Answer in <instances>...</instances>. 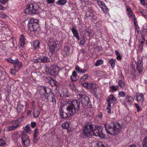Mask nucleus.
<instances>
[{"mask_svg": "<svg viewBox=\"0 0 147 147\" xmlns=\"http://www.w3.org/2000/svg\"><path fill=\"white\" fill-rule=\"evenodd\" d=\"M66 108V112H64L62 109L60 110V115L61 118L66 119L68 116L72 115L77 112L80 107V102L76 100L69 101Z\"/></svg>", "mask_w": 147, "mask_h": 147, "instance_id": "nucleus-1", "label": "nucleus"}, {"mask_svg": "<svg viewBox=\"0 0 147 147\" xmlns=\"http://www.w3.org/2000/svg\"><path fill=\"white\" fill-rule=\"evenodd\" d=\"M104 126L107 133L112 135L118 134L120 132L121 128V125L117 122L114 123L113 127L108 123L105 124Z\"/></svg>", "mask_w": 147, "mask_h": 147, "instance_id": "nucleus-2", "label": "nucleus"}, {"mask_svg": "<svg viewBox=\"0 0 147 147\" xmlns=\"http://www.w3.org/2000/svg\"><path fill=\"white\" fill-rule=\"evenodd\" d=\"M96 129L95 125L89 124L84 126L83 129V134L86 137L94 136V131Z\"/></svg>", "mask_w": 147, "mask_h": 147, "instance_id": "nucleus-3", "label": "nucleus"}, {"mask_svg": "<svg viewBox=\"0 0 147 147\" xmlns=\"http://www.w3.org/2000/svg\"><path fill=\"white\" fill-rule=\"evenodd\" d=\"M43 89L44 91V96L45 98L49 102L53 103L55 102L56 100L55 99V96L53 92L51 90V89L45 86L43 87Z\"/></svg>", "mask_w": 147, "mask_h": 147, "instance_id": "nucleus-4", "label": "nucleus"}, {"mask_svg": "<svg viewBox=\"0 0 147 147\" xmlns=\"http://www.w3.org/2000/svg\"><path fill=\"white\" fill-rule=\"evenodd\" d=\"M39 8V5L37 3L30 4L26 7L25 11L30 15L37 13L39 12L38 10Z\"/></svg>", "mask_w": 147, "mask_h": 147, "instance_id": "nucleus-5", "label": "nucleus"}, {"mask_svg": "<svg viewBox=\"0 0 147 147\" xmlns=\"http://www.w3.org/2000/svg\"><path fill=\"white\" fill-rule=\"evenodd\" d=\"M13 68L11 69L10 73L11 74L15 75L17 72L19 70L22 66L21 62L19 61H17L13 63Z\"/></svg>", "mask_w": 147, "mask_h": 147, "instance_id": "nucleus-6", "label": "nucleus"}, {"mask_svg": "<svg viewBox=\"0 0 147 147\" xmlns=\"http://www.w3.org/2000/svg\"><path fill=\"white\" fill-rule=\"evenodd\" d=\"M96 129L94 131V136H99L101 138H104L105 137V135L102 133V127L101 126H97L95 125Z\"/></svg>", "mask_w": 147, "mask_h": 147, "instance_id": "nucleus-7", "label": "nucleus"}, {"mask_svg": "<svg viewBox=\"0 0 147 147\" xmlns=\"http://www.w3.org/2000/svg\"><path fill=\"white\" fill-rule=\"evenodd\" d=\"M77 97L82 104L85 105H88L90 103L89 98L87 96L82 94H78L77 95Z\"/></svg>", "mask_w": 147, "mask_h": 147, "instance_id": "nucleus-8", "label": "nucleus"}, {"mask_svg": "<svg viewBox=\"0 0 147 147\" xmlns=\"http://www.w3.org/2000/svg\"><path fill=\"white\" fill-rule=\"evenodd\" d=\"M12 123L13 124V125L7 127L5 128L7 131H11L16 129L19 125L18 120L12 121Z\"/></svg>", "mask_w": 147, "mask_h": 147, "instance_id": "nucleus-9", "label": "nucleus"}, {"mask_svg": "<svg viewBox=\"0 0 147 147\" xmlns=\"http://www.w3.org/2000/svg\"><path fill=\"white\" fill-rule=\"evenodd\" d=\"M22 139L24 147H27L29 146L30 141L28 136L24 134L22 135Z\"/></svg>", "mask_w": 147, "mask_h": 147, "instance_id": "nucleus-10", "label": "nucleus"}, {"mask_svg": "<svg viewBox=\"0 0 147 147\" xmlns=\"http://www.w3.org/2000/svg\"><path fill=\"white\" fill-rule=\"evenodd\" d=\"M56 93L58 94L59 96L62 97H67L70 96L66 88H63L62 89L58 91Z\"/></svg>", "mask_w": 147, "mask_h": 147, "instance_id": "nucleus-11", "label": "nucleus"}, {"mask_svg": "<svg viewBox=\"0 0 147 147\" xmlns=\"http://www.w3.org/2000/svg\"><path fill=\"white\" fill-rule=\"evenodd\" d=\"M134 99L139 103L142 104L144 101V95L142 93L137 94L134 96Z\"/></svg>", "mask_w": 147, "mask_h": 147, "instance_id": "nucleus-12", "label": "nucleus"}, {"mask_svg": "<svg viewBox=\"0 0 147 147\" xmlns=\"http://www.w3.org/2000/svg\"><path fill=\"white\" fill-rule=\"evenodd\" d=\"M59 42L56 41L54 42H51L49 43V50L52 53H53L55 52V49L56 47L57 44H58Z\"/></svg>", "mask_w": 147, "mask_h": 147, "instance_id": "nucleus-13", "label": "nucleus"}, {"mask_svg": "<svg viewBox=\"0 0 147 147\" xmlns=\"http://www.w3.org/2000/svg\"><path fill=\"white\" fill-rule=\"evenodd\" d=\"M96 2L100 8L104 12L107 13L108 12L109 10L108 8L103 1L100 0H98L96 1Z\"/></svg>", "mask_w": 147, "mask_h": 147, "instance_id": "nucleus-14", "label": "nucleus"}, {"mask_svg": "<svg viewBox=\"0 0 147 147\" xmlns=\"http://www.w3.org/2000/svg\"><path fill=\"white\" fill-rule=\"evenodd\" d=\"M28 26L30 30L32 32L34 31L36 32L37 31H39L40 29L38 23H34Z\"/></svg>", "mask_w": 147, "mask_h": 147, "instance_id": "nucleus-15", "label": "nucleus"}, {"mask_svg": "<svg viewBox=\"0 0 147 147\" xmlns=\"http://www.w3.org/2000/svg\"><path fill=\"white\" fill-rule=\"evenodd\" d=\"M110 101H111L114 104L116 103L117 102V98L113 94H112L109 95L107 100L108 104L110 103L111 105Z\"/></svg>", "mask_w": 147, "mask_h": 147, "instance_id": "nucleus-16", "label": "nucleus"}, {"mask_svg": "<svg viewBox=\"0 0 147 147\" xmlns=\"http://www.w3.org/2000/svg\"><path fill=\"white\" fill-rule=\"evenodd\" d=\"M143 63L142 61L140 60L138 61L137 69L139 73L141 72L143 70Z\"/></svg>", "mask_w": 147, "mask_h": 147, "instance_id": "nucleus-17", "label": "nucleus"}, {"mask_svg": "<svg viewBox=\"0 0 147 147\" xmlns=\"http://www.w3.org/2000/svg\"><path fill=\"white\" fill-rule=\"evenodd\" d=\"M26 39L24 35L22 34L20 35V39L19 45L20 47L23 48L25 45V40Z\"/></svg>", "mask_w": 147, "mask_h": 147, "instance_id": "nucleus-18", "label": "nucleus"}, {"mask_svg": "<svg viewBox=\"0 0 147 147\" xmlns=\"http://www.w3.org/2000/svg\"><path fill=\"white\" fill-rule=\"evenodd\" d=\"M50 59L47 57L44 56L40 57L39 58L38 62L46 63L49 62Z\"/></svg>", "mask_w": 147, "mask_h": 147, "instance_id": "nucleus-19", "label": "nucleus"}, {"mask_svg": "<svg viewBox=\"0 0 147 147\" xmlns=\"http://www.w3.org/2000/svg\"><path fill=\"white\" fill-rule=\"evenodd\" d=\"M125 100L126 101L127 103L130 105H131L134 101V99L133 98L130 96H127L125 98Z\"/></svg>", "mask_w": 147, "mask_h": 147, "instance_id": "nucleus-20", "label": "nucleus"}, {"mask_svg": "<svg viewBox=\"0 0 147 147\" xmlns=\"http://www.w3.org/2000/svg\"><path fill=\"white\" fill-rule=\"evenodd\" d=\"M71 31L73 33V34L78 40H80L78 32L77 30L74 28H73L71 29Z\"/></svg>", "mask_w": 147, "mask_h": 147, "instance_id": "nucleus-21", "label": "nucleus"}, {"mask_svg": "<svg viewBox=\"0 0 147 147\" xmlns=\"http://www.w3.org/2000/svg\"><path fill=\"white\" fill-rule=\"evenodd\" d=\"M40 109L38 107H36L34 110V116L35 118H37L40 113Z\"/></svg>", "mask_w": 147, "mask_h": 147, "instance_id": "nucleus-22", "label": "nucleus"}, {"mask_svg": "<svg viewBox=\"0 0 147 147\" xmlns=\"http://www.w3.org/2000/svg\"><path fill=\"white\" fill-rule=\"evenodd\" d=\"M1 27H2L1 30L2 31L4 32V33L9 30L7 25L5 24L3 22H1Z\"/></svg>", "mask_w": 147, "mask_h": 147, "instance_id": "nucleus-23", "label": "nucleus"}, {"mask_svg": "<svg viewBox=\"0 0 147 147\" xmlns=\"http://www.w3.org/2000/svg\"><path fill=\"white\" fill-rule=\"evenodd\" d=\"M88 87L87 89H92L94 90L96 89V85L93 83L91 82H87Z\"/></svg>", "mask_w": 147, "mask_h": 147, "instance_id": "nucleus-24", "label": "nucleus"}, {"mask_svg": "<svg viewBox=\"0 0 147 147\" xmlns=\"http://www.w3.org/2000/svg\"><path fill=\"white\" fill-rule=\"evenodd\" d=\"M51 80L49 81L50 83L52 86H55L56 87V90H58V87L59 86L58 83L55 80L51 78Z\"/></svg>", "mask_w": 147, "mask_h": 147, "instance_id": "nucleus-25", "label": "nucleus"}, {"mask_svg": "<svg viewBox=\"0 0 147 147\" xmlns=\"http://www.w3.org/2000/svg\"><path fill=\"white\" fill-rule=\"evenodd\" d=\"M75 69L78 74H84V71L83 69L80 67L78 65H76V66Z\"/></svg>", "mask_w": 147, "mask_h": 147, "instance_id": "nucleus-26", "label": "nucleus"}, {"mask_svg": "<svg viewBox=\"0 0 147 147\" xmlns=\"http://www.w3.org/2000/svg\"><path fill=\"white\" fill-rule=\"evenodd\" d=\"M86 16L88 18H89L90 19L92 18L94 16L93 13H92V10L87 11L86 13Z\"/></svg>", "mask_w": 147, "mask_h": 147, "instance_id": "nucleus-27", "label": "nucleus"}, {"mask_svg": "<svg viewBox=\"0 0 147 147\" xmlns=\"http://www.w3.org/2000/svg\"><path fill=\"white\" fill-rule=\"evenodd\" d=\"M40 43L38 40H36L33 41V46L34 49H38L39 48Z\"/></svg>", "mask_w": 147, "mask_h": 147, "instance_id": "nucleus-28", "label": "nucleus"}, {"mask_svg": "<svg viewBox=\"0 0 147 147\" xmlns=\"http://www.w3.org/2000/svg\"><path fill=\"white\" fill-rule=\"evenodd\" d=\"M88 74H85L82 76L79 80V81L80 82H83L87 80L88 78Z\"/></svg>", "mask_w": 147, "mask_h": 147, "instance_id": "nucleus-29", "label": "nucleus"}, {"mask_svg": "<svg viewBox=\"0 0 147 147\" xmlns=\"http://www.w3.org/2000/svg\"><path fill=\"white\" fill-rule=\"evenodd\" d=\"M77 76V73L74 71L72 72V75L71 76L70 79L72 81H75L77 80L76 77Z\"/></svg>", "mask_w": 147, "mask_h": 147, "instance_id": "nucleus-30", "label": "nucleus"}, {"mask_svg": "<svg viewBox=\"0 0 147 147\" xmlns=\"http://www.w3.org/2000/svg\"><path fill=\"white\" fill-rule=\"evenodd\" d=\"M67 2L66 0H59L56 2L57 5H63Z\"/></svg>", "mask_w": 147, "mask_h": 147, "instance_id": "nucleus-31", "label": "nucleus"}, {"mask_svg": "<svg viewBox=\"0 0 147 147\" xmlns=\"http://www.w3.org/2000/svg\"><path fill=\"white\" fill-rule=\"evenodd\" d=\"M104 61L102 59H99L97 60L96 63H94V65L96 67H97L103 64Z\"/></svg>", "mask_w": 147, "mask_h": 147, "instance_id": "nucleus-32", "label": "nucleus"}, {"mask_svg": "<svg viewBox=\"0 0 147 147\" xmlns=\"http://www.w3.org/2000/svg\"><path fill=\"white\" fill-rule=\"evenodd\" d=\"M140 12L143 16L145 18L147 19V11L146 9H140L139 10Z\"/></svg>", "mask_w": 147, "mask_h": 147, "instance_id": "nucleus-33", "label": "nucleus"}, {"mask_svg": "<svg viewBox=\"0 0 147 147\" xmlns=\"http://www.w3.org/2000/svg\"><path fill=\"white\" fill-rule=\"evenodd\" d=\"M38 20L34 18H32L30 21L29 23L28 24V26L31 25L32 24H34V23H38Z\"/></svg>", "mask_w": 147, "mask_h": 147, "instance_id": "nucleus-34", "label": "nucleus"}, {"mask_svg": "<svg viewBox=\"0 0 147 147\" xmlns=\"http://www.w3.org/2000/svg\"><path fill=\"white\" fill-rule=\"evenodd\" d=\"M110 88L114 92H116L118 90H119V86L117 85H112L110 86Z\"/></svg>", "mask_w": 147, "mask_h": 147, "instance_id": "nucleus-35", "label": "nucleus"}, {"mask_svg": "<svg viewBox=\"0 0 147 147\" xmlns=\"http://www.w3.org/2000/svg\"><path fill=\"white\" fill-rule=\"evenodd\" d=\"M116 60L114 59H112L109 60V62L112 67H114L115 65V62Z\"/></svg>", "mask_w": 147, "mask_h": 147, "instance_id": "nucleus-36", "label": "nucleus"}, {"mask_svg": "<svg viewBox=\"0 0 147 147\" xmlns=\"http://www.w3.org/2000/svg\"><path fill=\"white\" fill-rule=\"evenodd\" d=\"M69 125L70 123L69 122H65L63 123L61 126L63 129H67L69 127Z\"/></svg>", "mask_w": 147, "mask_h": 147, "instance_id": "nucleus-37", "label": "nucleus"}, {"mask_svg": "<svg viewBox=\"0 0 147 147\" xmlns=\"http://www.w3.org/2000/svg\"><path fill=\"white\" fill-rule=\"evenodd\" d=\"M69 48L68 47H65L64 48L63 53L66 55H68L69 53Z\"/></svg>", "mask_w": 147, "mask_h": 147, "instance_id": "nucleus-38", "label": "nucleus"}, {"mask_svg": "<svg viewBox=\"0 0 147 147\" xmlns=\"http://www.w3.org/2000/svg\"><path fill=\"white\" fill-rule=\"evenodd\" d=\"M115 53L117 56V59L118 60H120L122 59V57L121 56L120 53L117 50L115 51Z\"/></svg>", "mask_w": 147, "mask_h": 147, "instance_id": "nucleus-39", "label": "nucleus"}, {"mask_svg": "<svg viewBox=\"0 0 147 147\" xmlns=\"http://www.w3.org/2000/svg\"><path fill=\"white\" fill-rule=\"evenodd\" d=\"M12 137L14 139H17L20 137V135L18 134V132H15L13 133L12 135Z\"/></svg>", "mask_w": 147, "mask_h": 147, "instance_id": "nucleus-40", "label": "nucleus"}, {"mask_svg": "<svg viewBox=\"0 0 147 147\" xmlns=\"http://www.w3.org/2000/svg\"><path fill=\"white\" fill-rule=\"evenodd\" d=\"M127 13L129 17L132 16V12L130 8L129 7H127Z\"/></svg>", "mask_w": 147, "mask_h": 147, "instance_id": "nucleus-41", "label": "nucleus"}, {"mask_svg": "<svg viewBox=\"0 0 147 147\" xmlns=\"http://www.w3.org/2000/svg\"><path fill=\"white\" fill-rule=\"evenodd\" d=\"M58 71H59L52 70L50 73V74L53 76H56L58 75V74L57 72Z\"/></svg>", "mask_w": 147, "mask_h": 147, "instance_id": "nucleus-42", "label": "nucleus"}, {"mask_svg": "<svg viewBox=\"0 0 147 147\" xmlns=\"http://www.w3.org/2000/svg\"><path fill=\"white\" fill-rule=\"evenodd\" d=\"M111 105L110 103H109V104H108V106L106 108V112L108 113H111Z\"/></svg>", "mask_w": 147, "mask_h": 147, "instance_id": "nucleus-43", "label": "nucleus"}, {"mask_svg": "<svg viewBox=\"0 0 147 147\" xmlns=\"http://www.w3.org/2000/svg\"><path fill=\"white\" fill-rule=\"evenodd\" d=\"M138 40L141 43H143L145 41V39L144 36L142 35L140 36L138 38Z\"/></svg>", "mask_w": 147, "mask_h": 147, "instance_id": "nucleus-44", "label": "nucleus"}, {"mask_svg": "<svg viewBox=\"0 0 147 147\" xmlns=\"http://www.w3.org/2000/svg\"><path fill=\"white\" fill-rule=\"evenodd\" d=\"M142 147H147V138H144L142 142Z\"/></svg>", "mask_w": 147, "mask_h": 147, "instance_id": "nucleus-45", "label": "nucleus"}, {"mask_svg": "<svg viewBox=\"0 0 147 147\" xmlns=\"http://www.w3.org/2000/svg\"><path fill=\"white\" fill-rule=\"evenodd\" d=\"M118 95L120 97H123L125 96L126 93L124 91H121L119 92Z\"/></svg>", "mask_w": 147, "mask_h": 147, "instance_id": "nucleus-46", "label": "nucleus"}, {"mask_svg": "<svg viewBox=\"0 0 147 147\" xmlns=\"http://www.w3.org/2000/svg\"><path fill=\"white\" fill-rule=\"evenodd\" d=\"M89 66L88 65L86 64L84 65V69H83L84 71V73H86L89 69Z\"/></svg>", "mask_w": 147, "mask_h": 147, "instance_id": "nucleus-47", "label": "nucleus"}, {"mask_svg": "<svg viewBox=\"0 0 147 147\" xmlns=\"http://www.w3.org/2000/svg\"><path fill=\"white\" fill-rule=\"evenodd\" d=\"M6 142V138H5L1 139V146H4Z\"/></svg>", "mask_w": 147, "mask_h": 147, "instance_id": "nucleus-48", "label": "nucleus"}, {"mask_svg": "<svg viewBox=\"0 0 147 147\" xmlns=\"http://www.w3.org/2000/svg\"><path fill=\"white\" fill-rule=\"evenodd\" d=\"M97 147H105L103 143L101 142H98L97 143Z\"/></svg>", "mask_w": 147, "mask_h": 147, "instance_id": "nucleus-49", "label": "nucleus"}, {"mask_svg": "<svg viewBox=\"0 0 147 147\" xmlns=\"http://www.w3.org/2000/svg\"><path fill=\"white\" fill-rule=\"evenodd\" d=\"M118 84L120 87L121 88H123L124 86V84L121 80H120L119 81Z\"/></svg>", "mask_w": 147, "mask_h": 147, "instance_id": "nucleus-50", "label": "nucleus"}, {"mask_svg": "<svg viewBox=\"0 0 147 147\" xmlns=\"http://www.w3.org/2000/svg\"><path fill=\"white\" fill-rule=\"evenodd\" d=\"M7 18V15L2 12H1V18H2L3 19H6Z\"/></svg>", "mask_w": 147, "mask_h": 147, "instance_id": "nucleus-51", "label": "nucleus"}, {"mask_svg": "<svg viewBox=\"0 0 147 147\" xmlns=\"http://www.w3.org/2000/svg\"><path fill=\"white\" fill-rule=\"evenodd\" d=\"M30 125L29 124L27 125L24 127V129L27 132H28L30 131Z\"/></svg>", "mask_w": 147, "mask_h": 147, "instance_id": "nucleus-52", "label": "nucleus"}, {"mask_svg": "<svg viewBox=\"0 0 147 147\" xmlns=\"http://www.w3.org/2000/svg\"><path fill=\"white\" fill-rule=\"evenodd\" d=\"M52 67L53 69H54L55 70H56L57 71H59V69L58 67V66L57 65L54 64L52 65Z\"/></svg>", "mask_w": 147, "mask_h": 147, "instance_id": "nucleus-53", "label": "nucleus"}, {"mask_svg": "<svg viewBox=\"0 0 147 147\" xmlns=\"http://www.w3.org/2000/svg\"><path fill=\"white\" fill-rule=\"evenodd\" d=\"M23 107L22 106V107H20V106H18L17 107V110L18 112H19L20 113H21L23 111Z\"/></svg>", "mask_w": 147, "mask_h": 147, "instance_id": "nucleus-54", "label": "nucleus"}, {"mask_svg": "<svg viewBox=\"0 0 147 147\" xmlns=\"http://www.w3.org/2000/svg\"><path fill=\"white\" fill-rule=\"evenodd\" d=\"M141 3L143 5H147V0L146 1L145 0H140Z\"/></svg>", "mask_w": 147, "mask_h": 147, "instance_id": "nucleus-55", "label": "nucleus"}, {"mask_svg": "<svg viewBox=\"0 0 147 147\" xmlns=\"http://www.w3.org/2000/svg\"><path fill=\"white\" fill-rule=\"evenodd\" d=\"M85 41V38L84 37H82L80 39V44L82 45H84V43Z\"/></svg>", "mask_w": 147, "mask_h": 147, "instance_id": "nucleus-56", "label": "nucleus"}, {"mask_svg": "<svg viewBox=\"0 0 147 147\" xmlns=\"http://www.w3.org/2000/svg\"><path fill=\"white\" fill-rule=\"evenodd\" d=\"M7 61L9 63H14L16 61L15 60L12 59L11 58H9L7 59Z\"/></svg>", "mask_w": 147, "mask_h": 147, "instance_id": "nucleus-57", "label": "nucleus"}, {"mask_svg": "<svg viewBox=\"0 0 147 147\" xmlns=\"http://www.w3.org/2000/svg\"><path fill=\"white\" fill-rule=\"evenodd\" d=\"M143 30L144 31L147 32V23L144 24L143 26Z\"/></svg>", "mask_w": 147, "mask_h": 147, "instance_id": "nucleus-58", "label": "nucleus"}, {"mask_svg": "<svg viewBox=\"0 0 147 147\" xmlns=\"http://www.w3.org/2000/svg\"><path fill=\"white\" fill-rule=\"evenodd\" d=\"M81 85L86 88L87 89L88 87V83L87 82H85L84 83H82L81 84Z\"/></svg>", "mask_w": 147, "mask_h": 147, "instance_id": "nucleus-59", "label": "nucleus"}, {"mask_svg": "<svg viewBox=\"0 0 147 147\" xmlns=\"http://www.w3.org/2000/svg\"><path fill=\"white\" fill-rule=\"evenodd\" d=\"M36 125V123L35 122H32L31 123V126L32 127H34Z\"/></svg>", "mask_w": 147, "mask_h": 147, "instance_id": "nucleus-60", "label": "nucleus"}, {"mask_svg": "<svg viewBox=\"0 0 147 147\" xmlns=\"http://www.w3.org/2000/svg\"><path fill=\"white\" fill-rule=\"evenodd\" d=\"M47 2L49 4H52L54 3L55 0H47Z\"/></svg>", "mask_w": 147, "mask_h": 147, "instance_id": "nucleus-61", "label": "nucleus"}, {"mask_svg": "<svg viewBox=\"0 0 147 147\" xmlns=\"http://www.w3.org/2000/svg\"><path fill=\"white\" fill-rule=\"evenodd\" d=\"M135 106H136V108L137 109V112H139L140 110V106L138 105L137 104H135Z\"/></svg>", "mask_w": 147, "mask_h": 147, "instance_id": "nucleus-62", "label": "nucleus"}, {"mask_svg": "<svg viewBox=\"0 0 147 147\" xmlns=\"http://www.w3.org/2000/svg\"><path fill=\"white\" fill-rule=\"evenodd\" d=\"M8 0H1V3L4 4Z\"/></svg>", "mask_w": 147, "mask_h": 147, "instance_id": "nucleus-63", "label": "nucleus"}, {"mask_svg": "<svg viewBox=\"0 0 147 147\" xmlns=\"http://www.w3.org/2000/svg\"><path fill=\"white\" fill-rule=\"evenodd\" d=\"M70 86H71V88H72L73 90H75L76 87L73 84H72V85H71Z\"/></svg>", "mask_w": 147, "mask_h": 147, "instance_id": "nucleus-64", "label": "nucleus"}]
</instances>
